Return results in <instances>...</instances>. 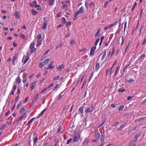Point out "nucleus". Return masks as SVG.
<instances>
[{
    "mask_svg": "<svg viewBox=\"0 0 146 146\" xmlns=\"http://www.w3.org/2000/svg\"><path fill=\"white\" fill-rule=\"evenodd\" d=\"M64 68V65L63 64H62L61 65L58 66V68L60 70H61V69H63Z\"/></svg>",
    "mask_w": 146,
    "mask_h": 146,
    "instance_id": "c756f323",
    "label": "nucleus"
},
{
    "mask_svg": "<svg viewBox=\"0 0 146 146\" xmlns=\"http://www.w3.org/2000/svg\"><path fill=\"white\" fill-rule=\"evenodd\" d=\"M38 138L36 136L33 140L34 145L38 141Z\"/></svg>",
    "mask_w": 146,
    "mask_h": 146,
    "instance_id": "4c0bfd02",
    "label": "nucleus"
},
{
    "mask_svg": "<svg viewBox=\"0 0 146 146\" xmlns=\"http://www.w3.org/2000/svg\"><path fill=\"white\" fill-rule=\"evenodd\" d=\"M58 84H57L54 87L53 90V91L57 90L56 89H57V88H58L57 87L58 86Z\"/></svg>",
    "mask_w": 146,
    "mask_h": 146,
    "instance_id": "a18cd8bd",
    "label": "nucleus"
},
{
    "mask_svg": "<svg viewBox=\"0 0 146 146\" xmlns=\"http://www.w3.org/2000/svg\"><path fill=\"white\" fill-rule=\"evenodd\" d=\"M17 59V57L16 56H14L13 58L12 62L13 64H15V61Z\"/></svg>",
    "mask_w": 146,
    "mask_h": 146,
    "instance_id": "cd10ccee",
    "label": "nucleus"
},
{
    "mask_svg": "<svg viewBox=\"0 0 146 146\" xmlns=\"http://www.w3.org/2000/svg\"><path fill=\"white\" fill-rule=\"evenodd\" d=\"M27 117V114H22L18 119H17L16 121L17 123L21 120L25 119Z\"/></svg>",
    "mask_w": 146,
    "mask_h": 146,
    "instance_id": "20e7f679",
    "label": "nucleus"
},
{
    "mask_svg": "<svg viewBox=\"0 0 146 146\" xmlns=\"http://www.w3.org/2000/svg\"><path fill=\"white\" fill-rule=\"evenodd\" d=\"M30 5L31 7H33L34 6L35 7L37 8V7H40V5H37V3L36 1L35 0L33 2V4H30Z\"/></svg>",
    "mask_w": 146,
    "mask_h": 146,
    "instance_id": "6e6552de",
    "label": "nucleus"
},
{
    "mask_svg": "<svg viewBox=\"0 0 146 146\" xmlns=\"http://www.w3.org/2000/svg\"><path fill=\"white\" fill-rule=\"evenodd\" d=\"M115 50H114V48H113V49L112 50V51L111 52V57L112 55H113L114 53H115Z\"/></svg>",
    "mask_w": 146,
    "mask_h": 146,
    "instance_id": "3c124183",
    "label": "nucleus"
},
{
    "mask_svg": "<svg viewBox=\"0 0 146 146\" xmlns=\"http://www.w3.org/2000/svg\"><path fill=\"white\" fill-rule=\"evenodd\" d=\"M62 127L61 126H60L57 130V133L58 134L60 132V131L62 129Z\"/></svg>",
    "mask_w": 146,
    "mask_h": 146,
    "instance_id": "ea45409f",
    "label": "nucleus"
},
{
    "mask_svg": "<svg viewBox=\"0 0 146 146\" xmlns=\"http://www.w3.org/2000/svg\"><path fill=\"white\" fill-rule=\"evenodd\" d=\"M80 136L78 135L76 136H75L74 138L73 142H78L80 139Z\"/></svg>",
    "mask_w": 146,
    "mask_h": 146,
    "instance_id": "f8f14e48",
    "label": "nucleus"
},
{
    "mask_svg": "<svg viewBox=\"0 0 146 146\" xmlns=\"http://www.w3.org/2000/svg\"><path fill=\"white\" fill-rule=\"evenodd\" d=\"M124 90L125 89L123 87L120 88L119 89V92H124Z\"/></svg>",
    "mask_w": 146,
    "mask_h": 146,
    "instance_id": "58836bf2",
    "label": "nucleus"
},
{
    "mask_svg": "<svg viewBox=\"0 0 146 146\" xmlns=\"http://www.w3.org/2000/svg\"><path fill=\"white\" fill-rule=\"evenodd\" d=\"M35 42H33L29 46V49L31 50L29 51L31 53H32L35 52L36 50V48H35Z\"/></svg>",
    "mask_w": 146,
    "mask_h": 146,
    "instance_id": "f03ea898",
    "label": "nucleus"
},
{
    "mask_svg": "<svg viewBox=\"0 0 146 146\" xmlns=\"http://www.w3.org/2000/svg\"><path fill=\"white\" fill-rule=\"evenodd\" d=\"M35 119L34 118H32L29 122H28V123L27 124V125H30L33 122V121Z\"/></svg>",
    "mask_w": 146,
    "mask_h": 146,
    "instance_id": "c85d7f7f",
    "label": "nucleus"
},
{
    "mask_svg": "<svg viewBox=\"0 0 146 146\" xmlns=\"http://www.w3.org/2000/svg\"><path fill=\"white\" fill-rule=\"evenodd\" d=\"M88 3V0H86L85 5L87 9L88 8V4L89 7H90L94 6V3L93 2H91L90 3Z\"/></svg>",
    "mask_w": 146,
    "mask_h": 146,
    "instance_id": "39448f33",
    "label": "nucleus"
},
{
    "mask_svg": "<svg viewBox=\"0 0 146 146\" xmlns=\"http://www.w3.org/2000/svg\"><path fill=\"white\" fill-rule=\"evenodd\" d=\"M22 104V102L20 101L18 104V105L16 106V108L17 110L19 109Z\"/></svg>",
    "mask_w": 146,
    "mask_h": 146,
    "instance_id": "bb28decb",
    "label": "nucleus"
},
{
    "mask_svg": "<svg viewBox=\"0 0 146 146\" xmlns=\"http://www.w3.org/2000/svg\"><path fill=\"white\" fill-rule=\"evenodd\" d=\"M124 41V39L123 37H122V42L121 43V45L123 44Z\"/></svg>",
    "mask_w": 146,
    "mask_h": 146,
    "instance_id": "338daca9",
    "label": "nucleus"
},
{
    "mask_svg": "<svg viewBox=\"0 0 146 146\" xmlns=\"http://www.w3.org/2000/svg\"><path fill=\"white\" fill-rule=\"evenodd\" d=\"M89 142V140L88 139H86L85 141L83 143V144L86 145Z\"/></svg>",
    "mask_w": 146,
    "mask_h": 146,
    "instance_id": "c9c22d12",
    "label": "nucleus"
},
{
    "mask_svg": "<svg viewBox=\"0 0 146 146\" xmlns=\"http://www.w3.org/2000/svg\"><path fill=\"white\" fill-rule=\"evenodd\" d=\"M41 38V35L40 34L38 35L37 37V39L38 40H40V39Z\"/></svg>",
    "mask_w": 146,
    "mask_h": 146,
    "instance_id": "052dcab7",
    "label": "nucleus"
},
{
    "mask_svg": "<svg viewBox=\"0 0 146 146\" xmlns=\"http://www.w3.org/2000/svg\"><path fill=\"white\" fill-rule=\"evenodd\" d=\"M29 98L28 97H26L24 101V103L25 104L27 102V100H28Z\"/></svg>",
    "mask_w": 146,
    "mask_h": 146,
    "instance_id": "6e6d98bb",
    "label": "nucleus"
},
{
    "mask_svg": "<svg viewBox=\"0 0 146 146\" xmlns=\"http://www.w3.org/2000/svg\"><path fill=\"white\" fill-rule=\"evenodd\" d=\"M123 108H124V106L123 105L121 106L119 108L118 110L119 111H121L123 109Z\"/></svg>",
    "mask_w": 146,
    "mask_h": 146,
    "instance_id": "603ef678",
    "label": "nucleus"
},
{
    "mask_svg": "<svg viewBox=\"0 0 146 146\" xmlns=\"http://www.w3.org/2000/svg\"><path fill=\"white\" fill-rule=\"evenodd\" d=\"M15 17L18 19H19L20 18L19 14L17 11H16L14 13Z\"/></svg>",
    "mask_w": 146,
    "mask_h": 146,
    "instance_id": "6ab92c4d",
    "label": "nucleus"
},
{
    "mask_svg": "<svg viewBox=\"0 0 146 146\" xmlns=\"http://www.w3.org/2000/svg\"><path fill=\"white\" fill-rule=\"evenodd\" d=\"M84 12V7L83 6H82L80 8L78 11H77L75 13V17H76L80 14L83 13Z\"/></svg>",
    "mask_w": 146,
    "mask_h": 146,
    "instance_id": "7ed1b4c3",
    "label": "nucleus"
},
{
    "mask_svg": "<svg viewBox=\"0 0 146 146\" xmlns=\"http://www.w3.org/2000/svg\"><path fill=\"white\" fill-rule=\"evenodd\" d=\"M95 137L97 139H98L100 137V134L98 133V130L97 129H96L95 130Z\"/></svg>",
    "mask_w": 146,
    "mask_h": 146,
    "instance_id": "9b49d317",
    "label": "nucleus"
},
{
    "mask_svg": "<svg viewBox=\"0 0 146 146\" xmlns=\"http://www.w3.org/2000/svg\"><path fill=\"white\" fill-rule=\"evenodd\" d=\"M109 2V1H107L106 2L104 3V6L105 7H106L107 5L108 4Z\"/></svg>",
    "mask_w": 146,
    "mask_h": 146,
    "instance_id": "0e129e2a",
    "label": "nucleus"
},
{
    "mask_svg": "<svg viewBox=\"0 0 146 146\" xmlns=\"http://www.w3.org/2000/svg\"><path fill=\"white\" fill-rule=\"evenodd\" d=\"M116 61L113 64L111 68L110 69V75L111 74H112L113 72V68L114 67V66H115V65L116 64Z\"/></svg>",
    "mask_w": 146,
    "mask_h": 146,
    "instance_id": "a211bd4d",
    "label": "nucleus"
},
{
    "mask_svg": "<svg viewBox=\"0 0 146 146\" xmlns=\"http://www.w3.org/2000/svg\"><path fill=\"white\" fill-rule=\"evenodd\" d=\"M52 62H51V63L48 66L47 68V69H48V70L49 69H52L54 68V66H53L52 65Z\"/></svg>",
    "mask_w": 146,
    "mask_h": 146,
    "instance_id": "f3484780",
    "label": "nucleus"
},
{
    "mask_svg": "<svg viewBox=\"0 0 146 146\" xmlns=\"http://www.w3.org/2000/svg\"><path fill=\"white\" fill-rule=\"evenodd\" d=\"M96 49V46H94V47H92L91 48L90 52V56H92L94 54Z\"/></svg>",
    "mask_w": 146,
    "mask_h": 146,
    "instance_id": "9d476101",
    "label": "nucleus"
},
{
    "mask_svg": "<svg viewBox=\"0 0 146 146\" xmlns=\"http://www.w3.org/2000/svg\"><path fill=\"white\" fill-rule=\"evenodd\" d=\"M62 92H61L59 95V96L58 98V99L59 100H60L61 98L62 97Z\"/></svg>",
    "mask_w": 146,
    "mask_h": 146,
    "instance_id": "e2e57ef3",
    "label": "nucleus"
},
{
    "mask_svg": "<svg viewBox=\"0 0 146 146\" xmlns=\"http://www.w3.org/2000/svg\"><path fill=\"white\" fill-rule=\"evenodd\" d=\"M134 81V80L132 78H130L128 80H126V82H133Z\"/></svg>",
    "mask_w": 146,
    "mask_h": 146,
    "instance_id": "37998d69",
    "label": "nucleus"
},
{
    "mask_svg": "<svg viewBox=\"0 0 146 146\" xmlns=\"http://www.w3.org/2000/svg\"><path fill=\"white\" fill-rule=\"evenodd\" d=\"M60 77V76H56L53 79V80H56L59 79Z\"/></svg>",
    "mask_w": 146,
    "mask_h": 146,
    "instance_id": "680f3d73",
    "label": "nucleus"
},
{
    "mask_svg": "<svg viewBox=\"0 0 146 146\" xmlns=\"http://www.w3.org/2000/svg\"><path fill=\"white\" fill-rule=\"evenodd\" d=\"M49 60H50L49 58H47L45 60H44V61H43V62H44V63L45 65H46L48 63Z\"/></svg>",
    "mask_w": 146,
    "mask_h": 146,
    "instance_id": "e433bc0d",
    "label": "nucleus"
},
{
    "mask_svg": "<svg viewBox=\"0 0 146 146\" xmlns=\"http://www.w3.org/2000/svg\"><path fill=\"white\" fill-rule=\"evenodd\" d=\"M146 118V117H143L139 119L138 120V121H142L144 120Z\"/></svg>",
    "mask_w": 146,
    "mask_h": 146,
    "instance_id": "79ce46f5",
    "label": "nucleus"
},
{
    "mask_svg": "<svg viewBox=\"0 0 146 146\" xmlns=\"http://www.w3.org/2000/svg\"><path fill=\"white\" fill-rule=\"evenodd\" d=\"M145 56V55L144 54H143L141 56H140L139 57V59H141L143 57H144Z\"/></svg>",
    "mask_w": 146,
    "mask_h": 146,
    "instance_id": "13d9d810",
    "label": "nucleus"
},
{
    "mask_svg": "<svg viewBox=\"0 0 146 146\" xmlns=\"http://www.w3.org/2000/svg\"><path fill=\"white\" fill-rule=\"evenodd\" d=\"M100 39L99 38H98L96 40V42H95V46H96L97 45L98 42H99V41H100Z\"/></svg>",
    "mask_w": 146,
    "mask_h": 146,
    "instance_id": "a19ab883",
    "label": "nucleus"
},
{
    "mask_svg": "<svg viewBox=\"0 0 146 146\" xmlns=\"http://www.w3.org/2000/svg\"><path fill=\"white\" fill-rule=\"evenodd\" d=\"M45 65V64H44V62H43L42 61L40 63L39 66L40 67L42 68L43 66H44Z\"/></svg>",
    "mask_w": 146,
    "mask_h": 146,
    "instance_id": "f704fd0d",
    "label": "nucleus"
},
{
    "mask_svg": "<svg viewBox=\"0 0 146 146\" xmlns=\"http://www.w3.org/2000/svg\"><path fill=\"white\" fill-rule=\"evenodd\" d=\"M47 21L45 20L44 21L43 23V25L42 26V29H45L46 28L47 25Z\"/></svg>",
    "mask_w": 146,
    "mask_h": 146,
    "instance_id": "ddd939ff",
    "label": "nucleus"
},
{
    "mask_svg": "<svg viewBox=\"0 0 146 146\" xmlns=\"http://www.w3.org/2000/svg\"><path fill=\"white\" fill-rule=\"evenodd\" d=\"M101 31V29L100 28H98L96 33L95 35V36L96 37H97L99 35V33Z\"/></svg>",
    "mask_w": 146,
    "mask_h": 146,
    "instance_id": "5701e85b",
    "label": "nucleus"
},
{
    "mask_svg": "<svg viewBox=\"0 0 146 146\" xmlns=\"http://www.w3.org/2000/svg\"><path fill=\"white\" fill-rule=\"evenodd\" d=\"M126 125V124L125 123L123 124L122 125H121L119 128L117 130H121L122 129L125 127Z\"/></svg>",
    "mask_w": 146,
    "mask_h": 146,
    "instance_id": "412c9836",
    "label": "nucleus"
},
{
    "mask_svg": "<svg viewBox=\"0 0 146 146\" xmlns=\"http://www.w3.org/2000/svg\"><path fill=\"white\" fill-rule=\"evenodd\" d=\"M104 135L102 134L100 138V141L102 143H104Z\"/></svg>",
    "mask_w": 146,
    "mask_h": 146,
    "instance_id": "b1692460",
    "label": "nucleus"
},
{
    "mask_svg": "<svg viewBox=\"0 0 146 146\" xmlns=\"http://www.w3.org/2000/svg\"><path fill=\"white\" fill-rule=\"evenodd\" d=\"M6 126V124H3L0 127V129L2 130L4 129L5 127Z\"/></svg>",
    "mask_w": 146,
    "mask_h": 146,
    "instance_id": "c03bdc74",
    "label": "nucleus"
},
{
    "mask_svg": "<svg viewBox=\"0 0 146 146\" xmlns=\"http://www.w3.org/2000/svg\"><path fill=\"white\" fill-rule=\"evenodd\" d=\"M72 140V139L71 138L69 139L67 141V144H68Z\"/></svg>",
    "mask_w": 146,
    "mask_h": 146,
    "instance_id": "bf43d9fd",
    "label": "nucleus"
},
{
    "mask_svg": "<svg viewBox=\"0 0 146 146\" xmlns=\"http://www.w3.org/2000/svg\"><path fill=\"white\" fill-rule=\"evenodd\" d=\"M75 42L74 40H71L70 41V44H75Z\"/></svg>",
    "mask_w": 146,
    "mask_h": 146,
    "instance_id": "4d7b16f0",
    "label": "nucleus"
},
{
    "mask_svg": "<svg viewBox=\"0 0 146 146\" xmlns=\"http://www.w3.org/2000/svg\"><path fill=\"white\" fill-rule=\"evenodd\" d=\"M62 21L63 23H66V21L64 17L62 18Z\"/></svg>",
    "mask_w": 146,
    "mask_h": 146,
    "instance_id": "09e8293b",
    "label": "nucleus"
},
{
    "mask_svg": "<svg viewBox=\"0 0 146 146\" xmlns=\"http://www.w3.org/2000/svg\"><path fill=\"white\" fill-rule=\"evenodd\" d=\"M15 82L13 83L14 85H13V87L12 89V90H13L15 91L16 90V88H17V85H16V84H15Z\"/></svg>",
    "mask_w": 146,
    "mask_h": 146,
    "instance_id": "72a5a7b5",
    "label": "nucleus"
},
{
    "mask_svg": "<svg viewBox=\"0 0 146 146\" xmlns=\"http://www.w3.org/2000/svg\"><path fill=\"white\" fill-rule=\"evenodd\" d=\"M119 66H118L115 70V72L114 73L115 76H116L117 74H118L119 73Z\"/></svg>",
    "mask_w": 146,
    "mask_h": 146,
    "instance_id": "4be33fe9",
    "label": "nucleus"
},
{
    "mask_svg": "<svg viewBox=\"0 0 146 146\" xmlns=\"http://www.w3.org/2000/svg\"><path fill=\"white\" fill-rule=\"evenodd\" d=\"M135 143L133 141H132L130 142L129 145L127 146H135Z\"/></svg>",
    "mask_w": 146,
    "mask_h": 146,
    "instance_id": "393cba45",
    "label": "nucleus"
},
{
    "mask_svg": "<svg viewBox=\"0 0 146 146\" xmlns=\"http://www.w3.org/2000/svg\"><path fill=\"white\" fill-rule=\"evenodd\" d=\"M94 110V109L92 108V109H90V108H88L85 110V112L86 113H90V112H92Z\"/></svg>",
    "mask_w": 146,
    "mask_h": 146,
    "instance_id": "dca6fc26",
    "label": "nucleus"
},
{
    "mask_svg": "<svg viewBox=\"0 0 146 146\" xmlns=\"http://www.w3.org/2000/svg\"><path fill=\"white\" fill-rule=\"evenodd\" d=\"M36 82L35 81H33L30 85L31 90H34L36 85Z\"/></svg>",
    "mask_w": 146,
    "mask_h": 146,
    "instance_id": "423d86ee",
    "label": "nucleus"
},
{
    "mask_svg": "<svg viewBox=\"0 0 146 146\" xmlns=\"http://www.w3.org/2000/svg\"><path fill=\"white\" fill-rule=\"evenodd\" d=\"M28 112L24 107L22 108L20 111V113L21 114H27Z\"/></svg>",
    "mask_w": 146,
    "mask_h": 146,
    "instance_id": "0eeeda50",
    "label": "nucleus"
},
{
    "mask_svg": "<svg viewBox=\"0 0 146 146\" xmlns=\"http://www.w3.org/2000/svg\"><path fill=\"white\" fill-rule=\"evenodd\" d=\"M43 115V114L42 113H41L40 114H39L37 117V118H40L41 116Z\"/></svg>",
    "mask_w": 146,
    "mask_h": 146,
    "instance_id": "774afa93",
    "label": "nucleus"
},
{
    "mask_svg": "<svg viewBox=\"0 0 146 146\" xmlns=\"http://www.w3.org/2000/svg\"><path fill=\"white\" fill-rule=\"evenodd\" d=\"M141 135V133L139 132L134 137V140L135 142L137 141V138L140 137Z\"/></svg>",
    "mask_w": 146,
    "mask_h": 146,
    "instance_id": "2eb2a0df",
    "label": "nucleus"
},
{
    "mask_svg": "<svg viewBox=\"0 0 146 146\" xmlns=\"http://www.w3.org/2000/svg\"><path fill=\"white\" fill-rule=\"evenodd\" d=\"M29 59V56H24L23 59L22 61L23 62L24 64H25L28 60Z\"/></svg>",
    "mask_w": 146,
    "mask_h": 146,
    "instance_id": "1a4fd4ad",
    "label": "nucleus"
},
{
    "mask_svg": "<svg viewBox=\"0 0 146 146\" xmlns=\"http://www.w3.org/2000/svg\"><path fill=\"white\" fill-rule=\"evenodd\" d=\"M137 5V3L135 2L134 4L133 5V7L132 8V9H131V11H133V10L134 8H135V7Z\"/></svg>",
    "mask_w": 146,
    "mask_h": 146,
    "instance_id": "864d4df0",
    "label": "nucleus"
},
{
    "mask_svg": "<svg viewBox=\"0 0 146 146\" xmlns=\"http://www.w3.org/2000/svg\"><path fill=\"white\" fill-rule=\"evenodd\" d=\"M99 66L100 64L98 63H96L95 66L96 70H98L99 69Z\"/></svg>",
    "mask_w": 146,
    "mask_h": 146,
    "instance_id": "473e14b6",
    "label": "nucleus"
},
{
    "mask_svg": "<svg viewBox=\"0 0 146 146\" xmlns=\"http://www.w3.org/2000/svg\"><path fill=\"white\" fill-rule=\"evenodd\" d=\"M83 107L82 106L80 108L79 110V111L80 112H81L82 114H83Z\"/></svg>",
    "mask_w": 146,
    "mask_h": 146,
    "instance_id": "2f4dec72",
    "label": "nucleus"
},
{
    "mask_svg": "<svg viewBox=\"0 0 146 146\" xmlns=\"http://www.w3.org/2000/svg\"><path fill=\"white\" fill-rule=\"evenodd\" d=\"M62 44L61 43H60L58 45V46H57L56 47V49H58L59 48H60L62 46Z\"/></svg>",
    "mask_w": 146,
    "mask_h": 146,
    "instance_id": "49530a36",
    "label": "nucleus"
},
{
    "mask_svg": "<svg viewBox=\"0 0 146 146\" xmlns=\"http://www.w3.org/2000/svg\"><path fill=\"white\" fill-rule=\"evenodd\" d=\"M118 23V21H117L114 23L108 25L104 28V30H107L108 29L111 28L117 25Z\"/></svg>",
    "mask_w": 146,
    "mask_h": 146,
    "instance_id": "f257e3e1",
    "label": "nucleus"
},
{
    "mask_svg": "<svg viewBox=\"0 0 146 146\" xmlns=\"http://www.w3.org/2000/svg\"><path fill=\"white\" fill-rule=\"evenodd\" d=\"M106 55V51H104L102 52V56L101 58V60H104Z\"/></svg>",
    "mask_w": 146,
    "mask_h": 146,
    "instance_id": "aec40b11",
    "label": "nucleus"
},
{
    "mask_svg": "<svg viewBox=\"0 0 146 146\" xmlns=\"http://www.w3.org/2000/svg\"><path fill=\"white\" fill-rule=\"evenodd\" d=\"M23 78L22 81L23 83H25L27 80V78L26 76H23Z\"/></svg>",
    "mask_w": 146,
    "mask_h": 146,
    "instance_id": "de8ad7c7",
    "label": "nucleus"
},
{
    "mask_svg": "<svg viewBox=\"0 0 146 146\" xmlns=\"http://www.w3.org/2000/svg\"><path fill=\"white\" fill-rule=\"evenodd\" d=\"M31 12H32V15H36L38 13L37 12V11H34V9H32V10Z\"/></svg>",
    "mask_w": 146,
    "mask_h": 146,
    "instance_id": "7c9ffc66",
    "label": "nucleus"
},
{
    "mask_svg": "<svg viewBox=\"0 0 146 146\" xmlns=\"http://www.w3.org/2000/svg\"><path fill=\"white\" fill-rule=\"evenodd\" d=\"M20 36L22 38H24L26 37V36L23 34H21Z\"/></svg>",
    "mask_w": 146,
    "mask_h": 146,
    "instance_id": "5fc2aeb1",
    "label": "nucleus"
},
{
    "mask_svg": "<svg viewBox=\"0 0 146 146\" xmlns=\"http://www.w3.org/2000/svg\"><path fill=\"white\" fill-rule=\"evenodd\" d=\"M41 42H42V41L40 40H38L37 41L38 45L39 46L41 44Z\"/></svg>",
    "mask_w": 146,
    "mask_h": 146,
    "instance_id": "8fccbe9b",
    "label": "nucleus"
},
{
    "mask_svg": "<svg viewBox=\"0 0 146 146\" xmlns=\"http://www.w3.org/2000/svg\"><path fill=\"white\" fill-rule=\"evenodd\" d=\"M21 92V90L19 88H18L17 89V94H19Z\"/></svg>",
    "mask_w": 146,
    "mask_h": 146,
    "instance_id": "69168bd1",
    "label": "nucleus"
},
{
    "mask_svg": "<svg viewBox=\"0 0 146 146\" xmlns=\"http://www.w3.org/2000/svg\"><path fill=\"white\" fill-rule=\"evenodd\" d=\"M54 0H48L47 3L50 6H52L54 5Z\"/></svg>",
    "mask_w": 146,
    "mask_h": 146,
    "instance_id": "4468645a",
    "label": "nucleus"
},
{
    "mask_svg": "<svg viewBox=\"0 0 146 146\" xmlns=\"http://www.w3.org/2000/svg\"><path fill=\"white\" fill-rule=\"evenodd\" d=\"M21 80L19 76V75L17 78L16 82L18 84H20L21 82Z\"/></svg>",
    "mask_w": 146,
    "mask_h": 146,
    "instance_id": "a878e982",
    "label": "nucleus"
}]
</instances>
